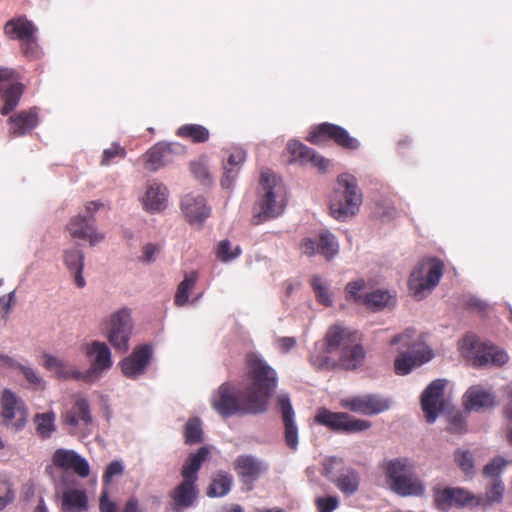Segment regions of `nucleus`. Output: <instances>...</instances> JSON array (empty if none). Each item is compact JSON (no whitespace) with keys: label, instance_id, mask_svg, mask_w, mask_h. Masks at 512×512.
Here are the masks:
<instances>
[{"label":"nucleus","instance_id":"1","mask_svg":"<svg viewBox=\"0 0 512 512\" xmlns=\"http://www.w3.org/2000/svg\"><path fill=\"white\" fill-rule=\"evenodd\" d=\"M248 386L238 393L229 384H222L211 398L213 409L222 417L258 414L266 411L268 399L277 387V373L261 357L248 356Z\"/></svg>","mask_w":512,"mask_h":512},{"label":"nucleus","instance_id":"2","mask_svg":"<svg viewBox=\"0 0 512 512\" xmlns=\"http://www.w3.org/2000/svg\"><path fill=\"white\" fill-rule=\"evenodd\" d=\"M365 355L360 334L337 323L329 327L323 341L315 344L310 355V363L314 368L321 370L336 367L355 370L363 364Z\"/></svg>","mask_w":512,"mask_h":512},{"label":"nucleus","instance_id":"3","mask_svg":"<svg viewBox=\"0 0 512 512\" xmlns=\"http://www.w3.org/2000/svg\"><path fill=\"white\" fill-rule=\"evenodd\" d=\"M384 472L389 489L401 497H420L426 487L418 477L412 461L405 457L394 458L385 462Z\"/></svg>","mask_w":512,"mask_h":512},{"label":"nucleus","instance_id":"4","mask_svg":"<svg viewBox=\"0 0 512 512\" xmlns=\"http://www.w3.org/2000/svg\"><path fill=\"white\" fill-rule=\"evenodd\" d=\"M261 195L253 209V223L260 224L280 216L286 206L283 184L275 174L264 171L260 179Z\"/></svg>","mask_w":512,"mask_h":512},{"label":"nucleus","instance_id":"5","mask_svg":"<svg viewBox=\"0 0 512 512\" xmlns=\"http://www.w3.org/2000/svg\"><path fill=\"white\" fill-rule=\"evenodd\" d=\"M415 330L407 329L403 333L394 336L390 344H402L406 350L401 351L395 359L394 369L397 375H407L414 368L429 362L433 358L432 350L422 342L414 340Z\"/></svg>","mask_w":512,"mask_h":512},{"label":"nucleus","instance_id":"6","mask_svg":"<svg viewBox=\"0 0 512 512\" xmlns=\"http://www.w3.org/2000/svg\"><path fill=\"white\" fill-rule=\"evenodd\" d=\"M362 204L360 192L354 176L341 174L337 180V188L331 199V215L337 220H346L354 216Z\"/></svg>","mask_w":512,"mask_h":512},{"label":"nucleus","instance_id":"7","mask_svg":"<svg viewBox=\"0 0 512 512\" xmlns=\"http://www.w3.org/2000/svg\"><path fill=\"white\" fill-rule=\"evenodd\" d=\"M62 428L71 436L84 439L92 434L94 417L90 403L82 395L73 397L72 404L61 414Z\"/></svg>","mask_w":512,"mask_h":512},{"label":"nucleus","instance_id":"8","mask_svg":"<svg viewBox=\"0 0 512 512\" xmlns=\"http://www.w3.org/2000/svg\"><path fill=\"white\" fill-rule=\"evenodd\" d=\"M443 263L439 259H425L412 270L408 285L414 297L422 299L436 287L443 275Z\"/></svg>","mask_w":512,"mask_h":512},{"label":"nucleus","instance_id":"9","mask_svg":"<svg viewBox=\"0 0 512 512\" xmlns=\"http://www.w3.org/2000/svg\"><path fill=\"white\" fill-rule=\"evenodd\" d=\"M103 325V333L113 348L120 353L127 352L133 329L131 311L121 308L112 313Z\"/></svg>","mask_w":512,"mask_h":512},{"label":"nucleus","instance_id":"10","mask_svg":"<svg viewBox=\"0 0 512 512\" xmlns=\"http://www.w3.org/2000/svg\"><path fill=\"white\" fill-rule=\"evenodd\" d=\"M78 482L71 472L61 473L55 480L56 496L61 498L62 512H83L88 509V497L77 488Z\"/></svg>","mask_w":512,"mask_h":512},{"label":"nucleus","instance_id":"11","mask_svg":"<svg viewBox=\"0 0 512 512\" xmlns=\"http://www.w3.org/2000/svg\"><path fill=\"white\" fill-rule=\"evenodd\" d=\"M462 347L469 351V357L473 359L475 366H502L508 361V355L504 350L491 344H480L473 335L464 338Z\"/></svg>","mask_w":512,"mask_h":512},{"label":"nucleus","instance_id":"12","mask_svg":"<svg viewBox=\"0 0 512 512\" xmlns=\"http://www.w3.org/2000/svg\"><path fill=\"white\" fill-rule=\"evenodd\" d=\"M315 421L332 430L347 433L365 431L371 427V422L356 419L344 412H332L326 408H320L315 416Z\"/></svg>","mask_w":512,"mask_h":512},{"label":"nucleus","instance_id":"13","mask_svg":"<svg viewBox=\"0 0 512 512\" xmlns=\"http://www.w3.org/2000/svg\"><path fill=\"white\" fill-rule=\"evenodd\" d=\"M85 353L90 359V368L82 373L81 380L85 382L98 380L102 373L109 370L113 365L111 350L105 342L96 340L86 344Z\"/></svg>","mask_w":512,"mask_h":512},{"label":"nucleus","instance_id":"14","mask_svg":"<svg viewBox=\"0 0 512 512\" xmlns=\"http://www.w3.org/2000/svg\"><path fill=\"white\" fill-rule=\"evenodd\" d=\"M5 34L10 39H18L22 42L26 55L35 57L38 54L36 43L37 28L25 17L9 20L4 27Z\"/></svg>","mask_w":512,"mask_h":512},{"label":"nucleus","instance_id":"15","mask_svg":"<svg viewBox=\"0 0 512 512\" xmlns=\"http://www.w3.org/2000/svg\"><path fill=\"white\" fill-rule=\"evenodd\" d=\"M445 380L436 379L432 381L421 395V406L426 421L434 423L439 413L448 409V403L444 400Z\"/></svg>","mask_w":512,"mask_h":512},{"label":"nucleus","instance_id":"16","mask_svg":"<svg viewBox=\"0 0 512 512\" xmlns=\"http://www.w3.org/2000/svg\"><path fill=\"white\" fill-rule=\"evenodd\" d=\"M341 406L354 413L377 415L388 410L391 401L379 394H365L344 398Z\"/></svg>","mask_w":512,"mask_h":512},{"label":"nucleus","instance_id":"17","mask_svg":"<svg viewBox=\"0 0 512 512\" xmlns=\"http://www.w3.org/2000/svg\"><path fill=\"white\" fill-rule=\"evenodd\" d=\"M23 86L16 81L15 71L9 68H0V99L5 101L1 114H9L19 103Z\"/></svg>","mask_w":512,"mask_h":512},{"label":"nucleus","instance_id":"18","mask_svg":"<svg viewBox=\"0 0 512 512\" xmlns=\"http://www.w3.org/2000/svg\"><path fill=\"white\" fill-rule=\"evenodd\" d=\"M324 137L333 139L338 145L347 149H357L359 141L349 135L343 127L322 123L309 133L307 140L313 144H319Z\"/></svg>","mask_w":512,"mask_h":512},{"label":"nucleus","instance_id":"19","mask_svg":"<svg viewBox=\"0 0 512 512\" xmlns=\"http://www.w3.org/2000/svg\"><path fill=\"white\" fill-rule=\"evenodd\" d=\"M53 464L62 469V473L73 470L81 478H86L90 474V465L88 461L71 449L59 448L52 457Z\"/></svg>","mask_w":512,"mask_h":512},{"label":"nucleus","instance_id":"20","mask_svg":"<svg viewBox=\"0 0 512 512\" xmlns=\"http://www.w3.org/2000/svg\"><path fill=\"white\" fill-rule=\"evenodd\" d=\"M475 500V496L462 487H446L435 491L434 504L440 511H449L452 507H464Z\"/></svg>","mask_w":512,"mask_h":512},{"label":"nucleus","instance_id":"21","mask_svg":"<svg viewBox=\"0 0 512 512\" xmlns=\"http://www.w3.org/2000/svg\"><path fill=\"white\" fill-rule=\"evenodd\" d=\"M338 251V243L330 232H323L315 238H305L302 242V252L309 257L320 254L330 260L338 254Z\"/></svg>","mask_w":512,"mask_h":512},{"label":"nucleus","instance_id":"22","mask_svg":"<svg viewBox=\"0 0 512 512\" xmlns=\"http://www.w3.org/2000/svg\"><path fill=\"white\" fill-rule=\"evenodd\" d=\"M277 406L281 412L284 424V438L286 445L293 451L298 449L299 434L295 423V413L288 394L281 393L277 397Z\"/></svg>","mask_w":512,"mask_h":512},{"label":"nucleus","instance_id":"23","mask_svg":"<svg viewBox=\"0 0 512 512\" xmlns=\"http://www.w3.org/2000/svg\"><path fill=\"white\" fill-rule=\"evenodd\" d=\"M95 219L84 217L79 214L71 219L68 225V231L73 239L88 241L94 246L104 239V235L97 231L94 225Z\"/></svg>","mask_w":512,"mask_h":512},{"label":"nucleus","instance_id":"24","mask_svg":"<svg viewBox=\"0 0 512 512\" xmlns=\"http://www.w3.org/2000/svg\"><path fill=\"white\" fill-rule=\"evenodd\" d=\"M152 352V347L148 344L135 348L132 354L121 362L123 374L131 379L141 376L151 359Z\"/></svg>","mask_w":512,"mask_h":512},{"label":"nucleus","instance_id":"25","mask_svg":"<svg viewBox=\"0 0 512 512\" xmlns=\"http://www.w3.org/2000/svg\"><path fill=\"white\" fill-rule=\"evenodd\" d=\"M234 469L243 483L251 486L268 470V465L253 455H240L234 462Z\"/></svg>","mask_w":512,"mask_h":512},{"label":"nucleus","instance_id":"26","mask_svg":"<svg viewBox=\"0 0 512 512\" xmlns=\"http://www.w3.org/2000/svg\"><path fill=\"white\" fill-rule=\"evenodd\" d=\"M184 152V147L177 143H157L146 153V168L157 171L172 161V154Z\"/></svg>","mask_w":512,"mask_h":512},{"label":"nucleus","instance_id":"27","mask_svg":"<svg viewBox=\"0 0 512 512\" xmlns=\"http://www.w3.org/2000/svg\"><path fill=\"white\" fill-rule=\"evenodd\" d=\"M181 208L191 224L201 225L211 213L206 199L199 194H187L181 200Z\"/></svg>","mask_w":512,"mask_h":512},{"label":"nucleus","instance_id":"28","mask_svg":"<svg viewBox=\"0 0 512 512\" xmlns=\"http://www.w3.org/2000/svg\"><path fill=\"white\" fill-rule=\"evenodd\" d=\"M287 150L291 156L290 162H298L301 165L311 163L320 171L327 170L329 164L328 160L303 143L297 140H291L287 144Z\"/></svg>","mask_w":512,"mask_h":512},{"label":"nucleus","instance_id":"29","mask_svg":"<svg viewBox=\"0 0 512 512\" xmlns=\"http://www.w3.org/2000/svg\"><path fill=\"white\" fill-rule=\"evenodd\" d=\"M463 405L467 411H484L495 405V396L483 386L474 385L463 395Z\"/></svg>","mask_w":512,"mask_h":512},{"label":"nucleus","instance_id":"30","mask_svg":"<svg viewBox=\"0 0 512 512\" xmlns=\"http://www.w3.org/2000/svg\"><path fill=\"white\" fill-rule=\"evenodd\" d=\"M167 202V187L157 180L149 181L146 184V191L142 197L144 208L151 213L161 212L166 208Z\"/></svg>","mask_w":512,"mask_h":512},{"label":"nucleus","instance_id":"31","mask_svg":"<svg viewBox=\"0 0 512 512\" xmlns=\"http://www.w3.org/2000/svg\"><path fill=\"white\" fill-rule=\"evenodd\" d=\"M246 159V153L241 148H234L223 160V175L220 181L221 187L231 189Z\"/></svg>","mask_w":512,"mask_h":512},{"label":"nucleus","instance_id":"32","mask_svg":"<svg viewBox=\"0 0 512 512\" xmlns=\"http://www.w3.org/2000/svg\"><path fill=\"white\" fill-rule=\"evenodd\" d=\"M64 263L73 275L75 284L79 288H83L86 285V281L83 276L84 268V253L78 248H69L64 252Z\"/></svg>","mask_w":512,"mask_h":512},{"label":"nucleus","instance_id":"33","mask_svg":"<svg viewBox=\"0 0 512 512\" xmlns=\"http://www.w3.org/2000/svg\"><path fill=\"white\" fill-rule=\"evenodd\" d=\"M198 492L194 482L183 480L171 493L175 509L191 507L197 499Z\"/></svg>","mask_w":512,"mask_h":512},{"label":"nucleus","instance_id":"34","mask_svg":"<svg viewBox=\"0 0 512 512\" xmlns=\"http://www.w3.org/2000/svg\"><path fill=\"white\" fill-rule=\"evenodd\" d=\"M44 367L59 379H82V372L74 369L69 363L50 354H44Z\"/></svg>","mask_w":512,"mask_h":512},{"label":"nucleus","instance_id":"35","mask_svg":"<svg viewBox=\"0 0 512 512\" xmlns=\"http://www.w3.org/2000/svg\"><path fill=\"white\" fill-rule=\"evenodd\" d=\"M10 135L19 137L23 136L26 133H29L32 129H34L38 124V117L35 110L30 111H22L18 113L16 116H12L9 118Z\"/></svg>","mask_w":512,"mask_h":512},{"label":"nucleus","instance_id":"36","mask_svg":"<svg viewBox=\"0 0 512 512\" xmlns=\"http://www.w3.org/2000/svg\"><path fill=\"white\" fill-rule=\"evenodd\" d=\"M209 454L210 451L206 446L199 448L195 453H191L185 460L181 470L183 480L196 483L198 471Z\"/></svg>","mask_w":512,"mask_h":512},{"label":"nucleus","instance_id":"37","mask_svg":"<svg viewBox=\"0 0 512 512\" xmlns=\"http://www.w3.org/2000/svg\"><path fill=\"white\" fill-rule=\"evenodd\" d=\"M334 485L347 497L354 495L360 486V475L353 468H345L332 480Z\"/></svg>","mask_w":512,"mask_h":512},{"label":"nucleus","instance_id":"38","mask_svg":"<svg viewBox=\"0 0 512 512\" xmlns=\"http://www.w3.org/2000/svg\"><path fill=\"white\" fill-rule=\"evenodd\" d=\"M233 484V476L225 471L217 472L208 487L207 495L209 497H223L227 495Z\"/></svg>","mask_w":512,"mask_h":512},{"label":"nucleus","instance_id":"39","mask_svg":"<svg viewBox=\"0 0 512 512\" xmlns=\"http://www.w3.org/2000/svg\"><path fill=\"white\" fill-rule=\"evenodd\" d=\"M394 297L388 290L377 289L363 298V304L370 310L381 311L394 303Z\"/></svg>","mask_w":512,"mask_h":512},{"label":"nucleus","instance_id":"40","mask_svg":"<svg viewBox=\"0 0 512 512\" xmlns=\"http://www.w3.org/2000/svg\"><path fill=\"white\" fill-rule=\"evenodd\" d=\"M2 416L6 422L11 421L23 409V403L11 390L5 389L1 398Z\"/></svg>","mask_w":512,"mask_h":512},{"label":"nucleus","instance_id":"41","mask_svg":"<svg viewBox=\"0 0 512 512\" xmlns=\"http://www.w3.org/2000/svg\"><path fill=\"white\" fill-rule=\"evenodd\" d=\"M56 415L53 411L38 413L34 416L37 433L44 439L50 438L55 431Z\"/></svg>","mask_w":512,"mask_h":512},{"label":"nucleus","instance_id":"42","mask_svg":"<svg viewBox=\"0 0 512 512\" xmlns=\"http://www.w3.org/2000/svg\"><path fill=\"white\" fill-rule=\"evenodd\" d=\"M505 487L501 479L491 480L490 485L486 489L485 499L475 497V505H486L499 503L504 495Z\"/></svg>","mask_w":512,"mask_h":512},{"label":"nucleus","instance_id":"43","mask_svg":"<svg viewBox=\"0 0 512 512\" xmlns=\"http://www.w3.org/2000/svg\"><path fill=\"white\" fill-rule=\"evenodd\" d=\"M198 279V274L195 271L186 274L184 279L178 285L174 302L177 306H184L189 300L190 290L194 287Z\"/></svg>","mask_w":512,"mask_h":512},{"label":"nucleus","instance_id":"44","mask_svg":"<svg viewBox=\"0 0 512 512\" xmlns=\"http://www.w3.org/2000/svg\"><path fill=\"white\" fill-rule=\"evenodd\" d=\"M310 285L315 293L317 301L320 304L327 307L332 306L333 302L329 292V286L319 275L312 276Z\"/></svg>","mask_w":512,"mask_h":512},{"label":"nucleus","instance_id":"45","mask_svg":"<svg viewBox=\"0 0 512 512\" xmlns=\"http://www.w3.org/2000/svg\"><path fill=\"white\" fill-rule=\"evenodd\" d=\"M177 135L190 138L194 142H205L209 138V131L198 124H186L178 128Z\"/></svg>","mask_w":512,"mask_h":512},{"label":"nucleus","instance_id":"46","mask_svg":"<svg viewBox=\"0 0 512 512\" xmlns=\"http://www.w3.org/2000/svg\"><path fill=\"white\" fill-rule=\"evenodd\" d=\"M454 461L467 477H472L475 474L474 457L469 450L462 448L455 450Z\"/></svg>","mask_w":512,"mask_h":512},{"label":"nucleus","instance_id":"47","mask_svg":"<svg viewBox=\"0 0 512 512\" xmlns=\"http://www.w3.org/2000/svg\"><path fill=\"white\" fill-rule=\"evenodd\" d=\"M202 422L199 418H191L185 424L184 436L185 443L189 445L202 442Z\"/></svg>","mask_w":512,"mask_h":512},{"label":"nucleus","instance_id":"48","mask_svg":"<svg viewBox=\"0 0 512 512\" xmlns=\"http://www.w3.org/2000/svg\"><path fill=\"white\" fill-rule=\"evenodd\" d=\"M190 170L193 176L203 185H211L213 183V179L204 158L192 161L190 163Z\"/></svg>","mask_w":512,"mask_h":512},{"label":"nucleus","instance_id":"49","mask_svg":"<svg viewBox=\"0 0 512 512\" xmlns=\"http://www.w3.org/2000/svg\"><path fill=\"white\" fill-rule=\"evenodd\" d=\"M241 254V249L236 246L234 249L231 248L229 240L224 239L219 242L216 250L217 258L222 262H229L237 258Z\"/></svg>","mask_w":512,"mask_h":512},{"label":"nucleus","instance_id":"50","mask_svg":"<svg viewBox=\"0 0 512 512\" xmlns=\"http://www.w3.org/2000/svg\"><path fill=\"white\" fill-rule=\"evenodd\" d=\"M21 373L24 375L27 382L34 388V389H44L45 388V381L43 378L38 374V372L27 365L18 364L16 366Z\"/></svg>","mask_w":512,"mask_h":512},{"label":"nucleus","instance_id":"51","mask_svg":"<svg viewBox=\"0 0 512 512\" xmlns=\"http://www.w3.org/2000/svg\"><path fill=\"white\" fill-rule=\"evenodd\" d=\"M507 461L498 456V457H495L493 460H491L489 463H487L484 468H483V474L484 476L486 477H490L491 480H494V479H501L500 478V475L503 471V469L505 468V466L507 465Z\"/></svg>","mask_w":512,"mask_h":512},{"label":"nucleus","instance_id":"52","mask_svg":"<svg viewBox=\"0 0 512 512\" xmlns=\"http://www.w3.org/2000/svg\"><path fill=\"white\" fill-rule=\"evenodd\" d=\"M315 505L318 512H333L339 506L337 496H324L315 499Z\"/></svg>","mask_w":512,"mask_h":512},{"label":"nucleus","instance_id":"53","mask_svg":"<svg viewBox=\"0 0 512 512\" xmlns=\"http://www.w3.org/2000/svg\"><path fill=\"white\" fill-rule=\"evenodd\" d=\"M365 285H366V283L363 279L349 282L345 288L346 293H347V299L353 300L357 303L360 302L361 297L359 295V292L365 288Z\"/></svg>","mask_w":512,"mask_h":512},{"label":"nucleus","instance_id":"54","mask_svg":"<svg viewBox=\"0 0 512 512\" xmlns=\"http://www.w3.org/2000/svg\"><path fill=\"white\" fill-rule=\"evenodd\" d=\"M124 472V466L121 461H112L107 467L103 475V481L108 484L115 476H121Z\"/></svg>","mask_w":512,"mask_h":512},{"label":"nucleus","instance_id":"55","mask_svg":"<svg viewBox=\"0 0 512 512\" xmlns=\"http://www.w3.org/2000/svg\"><path fill=\"white\" fill-rule=\"evenodd\" d=\"M375 214L382 220H391L396 216V209L386 202L376 204Z\"/></svg>","mask_w":512,"mask_h":512},{"label":"nucleus","instance_id":"56","mask_svg":"<svg viewBox=\"0 0 512 512\" xmlns=\"http://www.w3.org/2000/svg\"><path fill=\"white\" fill-rule=\"evenodd\" d=\"M124 156H125L124 149L118 144H113L110 148H107L104 150L101 163L103 165H108L114 158H116V157L122 158Z\"/></svg>","mask_w":512,"mask_h":512},{"label":"nucleus","instance_id":"57","mask_svg":"<svg viewBox=\"0 0 512 512\" xmlns=\"http://www.w3.org/2000/svg\"><path fill=\"white\" fill-rule=\"evenodd\" d=\"M339 464H341V460L336 457H329L324 459L322 464V474L331 481L334 480V470Z\"/></svg>","mask_w":512,"mask_h":512},{"label":"nucleus","instance_id":"58","mask_svg":"<svg viewBox=\"0 0 512 512\" xmlns=\"http://www.w3.org/2000/svg\"><path fill=\"white\" fill-rule=\"evenodd\" d=\"M158 252L159 248L157 245L148 243L143 247V254L140 259L144 263H152L156 260Z\"/></svg>","mask_w":512,"mask_h":512},{"label":"nucleus","instance_id":"59","mask_svg":"<svg viewBox=\"0 0 512 512\" xmlns=\"http://www.w3.org/2000/svg\"><path fill=\"white\" fill-rule=\"evenodd\" d=\"M449 430L453 433H463L465 431V420L460 413L451 416Z\"/></svg>","mask_w":512,"mask_h":512},{"label":"nucleus","instance_id":"60","mask_svg":"<svg viewBox=\"0 0 512 512\" xmlns=\"http://www.w3.org/2000/svg\"><path fill=\"white\" fill-rule=\"evenodd\" d=\"M1 486V491L4 492V495L0 496V511H2L7 505L12 503L15 499V492L9 485L3 483Z\"/></svg>","mask_w":512,"mask_h":512},{"label":"nucleus","instance_id":"61","mask_svg":"<svg viewBox=\"0 0 512 512\" xmlns=\"http://www.w3.org/2000/svg\"><path fill=\"white\" fill-rule=\"evenodd\" d=\"M14 299L15 291L10 292L7 297H0V314L2 318H5L9 314Z\"/></svg>","mask_w":512,"mask_h":512},{"label":"nucleus","instance_id":"62","mask_svg":"<svg viewBox=\"0 0 512 512\" xmlns=\"http://www.w3.org/2000/svg\"><path fill=\"white\" fill-rule=\"evenodd\" d=\"M276 343L281 352L287 353L297 345V340L294 337H280Z\"/></svg>","mask_w":512,"mask_h":512},{"label":"nucleus","instance_id":"63","mask_svg":"<svg viewBox=\"0 0 512 512\" xmlns=\"http://www.w3.org/2000/svg\"><path fill=\"white\" fill-rule=\"evenodd\" d=\"M101 512H115V504L109 500L107 492H103L100 498Z\"/></svg>","mask_w":512,"mask_h":512},{"label":"nucleus","instance_id":"64","mask_svg":"<svg viewBox=\"0 0 512 512\" xmlns=\"http://www.w3.org/2000/svg\"><path fill=\"white\" fill-rule=\"evenodd\" d=\"M506 415L509 420V425L511 426L508 432V439L512 443V389L509 392L508 402L506 404Z\"/></svg>","mask_w":512,"mask_h":512}]
</instances>
